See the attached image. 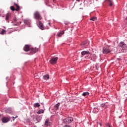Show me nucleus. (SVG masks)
<instances>
[{
  "label": "nucleus",
  "instance_id": "nucleus-10",
  "mask_svg": "<svg viewBox=\"0 0 127 127\" xmlns=\"http://www.w3.org/2000/svg\"><path fill=\"white\" fill-rule=\"evenodd\" d=\"M23 50H24V51H26V52H27V51H30V47L29 46V45H26L24 48Z\"/></svg>",
  "mask_w": 127,
  "mask_h": 127
},
{
  "label": "nucleus",
  "instance_id": "nucleus-5",
  "mask_svg": "<svg viewBox=\"0 0 127 127\" xmlns=\"http://www.w3.org/2000/svg\"><path fill=\"white\" fill-rule=\"evenodd\" d=\"M73 121V118L67 117L63 120L64 124H71V122Z\"/></svg>",
  "mask_w": 127,
  "mask_h": 127
},
{
  "label": "nucleus",
  "instance_id": "nucleus-4",
  "mask_svg": "<svg viewBox=\"0 0 127 127\" xmlns=\"http://www.w3.org/2000/svg\"><path fill=\"white\" fill-rule=\"evenodd\" d=\"M14 5L16 6V8L15 9V8H14V6H11L10 7L11 10H12V11H14V10H16V11H19V10H20V7L19 6V5H18V4H16V3H14Z\"/></svg>",
  "mask_w": 127,
  "mask_h": 127
},
{
  "label": "nucleus",
  "instance_id": "nucleus-27",
  "mask_svg": "<svg viewBox=\"0 0 127 127\" xmlns=\"http://www.w3.org/2000/svg\"><path fill=\"white\" fill-rule=\"evenodd\" d=\"M64 127H71L69 125H65L64 126Z\"/></svg>",
  "mask_w": 127,
  "mask_h": 127
},
{
  "label": "nucleus",
  "instance_id": "nucleus-28",
  "mask_svg": "<svg viewBox=\"0 0 127 127\" xmlns=\"http://www.w3.org/2000/svg\"><path fill=\"white\" fill-rule=\"evenodd\" d=\"M16 118H17V116H16L15 118L13 117V121H14V119H16Z\"/></svg>",
  "mask_w": 127,
  "mask_h": 127
},
{
  "label": "nucleus",
  "instance_id": "nucleus-32",
  "mask_svg": "<svg viewBox=\"0 0 127 127\" xmlns=\"http://www.w3.org/2000/svg\"><path fill=\"white\" fill-rule=\"evenodd\" d=\"M96 0L97 1L98 0Z\"/></svg>",
  "mask_w": 127,
  "mask_h": 127
},
{
  "label": "nucleus",
  "instance_id": "nucleus-30",
  "mask_svg": "<svg viewBox=\"0 0 127 127\" xmlns=\"http://www.w3.org/2000/svg\"><path fill=\"white\" fill-rule=\"evenodd\" d=\"M49 24L50 25V23H49Z\"/></svg>",
  "mask_w": 127,
  "mask_h": 127
},
{
  "label": "nucleus",
  "instance_id": "nucleus-6",
  "mask_svg": "<svg viewBox=\"0 0 127 127\" xmlns=\"http://www.w3.org/2000/svg\"><path fill=\"white\" fill-rule=\"evenodd\" d=\"M57 60H58V57L52 58L50 60L49 62L52 65H55V64H56L57 63Z\"/></svg>",
  "mask_w": 127,
  "mask_h": 127
},
{
  "label": "nucleus",
  "instance_id": "nucleus-8",
  "mask_svg": "<svg viewBox=\"0 0 127 127\" xmlns=\"http://www.w3.org/2000/svg\"><path fill=\"white\" fill-rule=\"evenodd\" d=\"M37 23L40 29H42V30H44V25H43V23H42V22H41L40 21H38Z\"/></svg>",
  "mask_w": 127,
  "mask_h": 127
},
{
  "label": "nucleus",
  "instance_id": "nucleus-24",
  "mask_svg": "<svg viewBox=\"0 0 127 127\" xmlns=\"http://www.w3.org/2000/svg\"><path fill=\"white\" fill-rule=\"evenodd\" d=\"M127 49H124L123 48V49L122 50V52H123L124 53H126V52H127Z\"/></svg>",
  "mask_w": 127,
  "mask_h": 127
},
{
  "label": "nucleus",
  "instance_id": "nucleus-9",
  "mask_svg": "<svg viewBox=\"0 0 127 127\" xmlns=\"http://www.w3.org/2000/svg\"><path fill=\"white\" fill-rule=\"evenodd\" d=\"M119 46L120 47H122V48H124V49H127V44H125L124 42H121L119 44Z\"/></svg>",
  "mask_w": 127,
  "mask_h": 127
},
{
  "label": "nucleus",
  "instance_id": "nucleus-19",
  "mask_svg": "<svg viewBox=\"0 0 127 127\" xmlns=\"http://www.w3.org/2000/svg\"><path fill=\"white\" fill-rule=\"evenodd\" d=\"M89 95H90V93L88 92H83L82 93V96H83V97H87V96H89Z\"/></svg>",
  "mask_w": 127,
  "mask_h": 127
},
{
  "label": "nucleus",
  "instance_id": "nucleus-14",
  "mask_svg": "<svg viewBox=\"0 0 127 127\" xmlns=\"http://www.w3.org/2000/svg\"><path fill=\"white\" fill-rule=\"evenodd\" d=\"M60 106V103H58V104H57L54 106V110L57 111V110L59 109Z\"/></svg>",
  "mask_w": 127,
  "mask_h": 127
},
{
  "label": "nucleus",
  "instance_id": "nucleus-1",
  "mask_svg": "<svg viewBox=\"0 0 127 127\" xmlns=\"http://www.w3.org/2000/svg\"><path fill=\"white\" fill-rule=\"evenodd\" d=\"M114 47L113 46H109L108 47H105L103 49L102 52L103 54H108V53H111L112 51V48Z\"/></svg>",
  "mask_w": 127,
  "mask_h": 127
},
{
  "label": "nucleus",
  "instance_id": "nucleus-25",
  "mask_svg": "<svg viewBox=\"0 0 127 127\" xmlns=\"http://www.w3.org/2000/svg\"><path fill=\"white\" fill-rule=\"evenodd\" d=\"M97 127H102V123H97Z\"/></svg>",
  "mask_w": 127,
  "mask_h": 127
},
{
  "label": "nucleus",
  "instance_id": "nucleus-11",
  "mask_svg": "<svg viewBox=\"0 0 127 127\" xmlns=\"http://www.w3.org/2000/svg\"><path fill=\"white\" fill-rule=\"evenodd\" d=\"M11 16V15L10 14V13H8L6 14L5 16V20H6V21H7V22H9V21H8L9 20V18Z\"/></svg>",
  "mask_w": 127,
  "mask_h": 127
},
{
  "label": "nucleus",
  "instance_id": "nucleus-20",
  "mask_svg": "<svg viewBox=\"0 0 127 127\" xmlns=\"http://www.w3.org/2000/svg\"><path fill=\"white\" fill-rule=\"evenodd\" d=\"M34 108L39 107H40V104H39V103H35L34 104Z\"/></svg>",
  "mask_w": 127,
  "mask_h": 127
},
{
  "label": "nucleus",
  "instance_id": "nucleus-13",
  "mask_svg": "<svg viewBox=\"0 0 127 127\" xmlns=\"http://www.w3.org/2000/svg\"><path fill=\"white\" fill-rule=\"evenodd\" d=\"M30 51H31L33 54H34V53H36V52L38 51V49H34V48H30Z\"/></svg>",
  "mask_w": 127,
  "mask_h": 127
},
{
  "label": "nucleus",
  "instance_id": "nucleus-12",
  "mask_svg": "<svg viewBox=\"0 0 127 127\" xmlns=\"http://www.w3.org/2000/svg\"><path fill=\"white\" fill-rule=\"evenodd\" d=\"M9 119L7 117H3L2 119V123H7L8 122H9Z\"/></svg>",
  "mask_w": 127,
  "mask_h": 127
},
{
  "label": "nucleus",
  "instance_id": "nucleus-7",
  "mask_svg": "<svg viewBox=\"0 0 127 127\" xmlns=\"http://www.w3.org/2000/svg\"><path fill=\"white\" fill-rule=\"evenodd\" d=\"M52 124V123H51V120H50V119H47L46 120L45 122V126L46 127H50Z\"/></svg>",
  "mask_w": 127,
  "mask_h": 127
},
{
  "label": "nucleus",
  "instance_id": "nucleus-22",
  "mask_svg": "<svg viewBox=\"0 0 127 127\" xmlns=\"http://www.w3.org/2000/svg\"><path fill=\"white\" fill-rule=\"evenodd\" d=\"M90 20H92V21H95V20H97V17H93L90 19Z\"/></svg>",
  "mask_w": 127,
  "mask_h": 127
},
{
  "label": "nucleus",
  "instance_id": "nucleus-31",
  "mask_svg": "<svg viewBox=\"0 0 127 127\" xmlns=\"http://www.w3.org/2000/svg\"><path fill=\"white\" fill-rule=\"evenodd\" d=\"M94 109H97V108H94Z\"/></svg>",
  "mask_w": 127,
  "mask_h": 127
},
{
  "label": "nucleus",
  "instance_id": "nucleus-21",
  "mask_svg": "<svg viewBox=\"0 0 127 127\" xmlns=\"http://www.w3.org/2000/svg\"><path fill=\"white\" fill-rule=\"evenodd\" d=\"M43 78L45 80H48L49 79V75L46 74L43 76Z\"/></svg>",
  "mask_w": 127,
  "mask_h": 127
},
{
  "label": "nucleus",
  "instance_id": "nucleus-2",
  "mask_svg": "<svg viewBox=\"0 0 127 127\" xmlns=\"http://www.w3.org/2000/svg\"><path fill=\"white\" fill-rule=\"evenodd\" d=\"M108 106L109 103L108 102H106L105 103L101 104L100 106H98L97 110H99L100 111H104V110H106V109L108 108Z\"/></svg>",
  "mask_w": 127,
  "mask_h": 127
},
{
  "label": "nucleus",
  "instance_id": "nucleus-17",
  "mask_svg": "<svg viewBox=\"0 0 127 127\" xmlns=\"http://www.w3.org/2000/svg\"><path fill=\"white\" fill-rule=\"evenodd\" d=\"M6 33V31L4 29L0 30V34L3 35Z\"/></svg>",
  "mask_w": 127,
  "mask_h": 127
},
{
  "label": "nucleus",
  "instance_id": "nucleus-15",
  "mask_svg": "<svg viewBox=\"0 0 127 127\" xmlns=\"http://www.w3.org/2000/svg\"><path fill=\"white\" fill-rule=\"evenodd\" d=\"M88 54H90V52L88 51H83L81 52V55H82L83 56H84V55H87Z\"/></svg>",
  "mask_w": 127,
  "mask_h": 127
},
{
  "label": "nucleus",
  "instance_id": "nucleus-29",
  "mask_svg": "<svg viewBox=\"0 0 127 127\" xmlns=\"http://www.w3.org/2000/svg\"><path fill=\"white\" fill-rule=\"evenodd\" d=\"M77 1H79L80 0H76Z\"/></svg>",
  "mask_w": 127,
  "mask_h": 127
},
{
  "label": "nucleus",
  "instance_id": "nucleus-16",
  "mask_svg": "<svg viewBox=\"0 0 127 127\" xmlns=\"http://www.w3.org/2000/svg\"><path fill=\"white\" fill-rule=\"evenodd\" d=\"M106 1H107L110 5V6H112L114 4V2L113 0H106Z\"/></svg>",
  "mask_w": 127,
  "mask_h": 127
},
{
  "label": "nucleus",
  "instance_id": "nucleus-3",
  "mask_svg": "<svg viewBox=\"0 0 127 127\" xmlns=\"http://www.w3.org/2000/svg\"><path fill=\"white\" fill-rule=\"evenodd\" d=\"M34 16L35 19H38V20H41L42 19V17H41V15L40 13L38 12V11H36L34 13Z\"/></svg>",
  "mask_w": 127,
  "mask_h": 127
},
{
  "label": "nucleus",
  "instance_id": "nucleus-26",
  "mask_svg": "<svg viewBox=\"0 0 127 127\" xmlns=\"http://www.w3.org/2000/svg\"><path fill=\"white\" fill-rule=\"evenodd\" d=\"M87 42L82 43V45H86Z\"/></svg>",
  "mask_w": 127,
  "mask_h": 127
},
{
  "label": "nucleus",
  "instance_id": "nucleus-23",
  "mask_svg": "<svg viewBox=\"0 0 127 127\" xmlns=\"http://www.w3.org/2000/svg\"><path fill=\"white\" fill-rule=\"evenodd\" d=\"M43 113H44V110H39L38 112V114H43Z\"/></svg>",
  "mask_w": 127,
  "mask_h": 127
},
{
  "label": "nucleus",
  "instance_id": "nucleus-18",
  "mask_svg": "<svg viewBox=\"0 0 127 127\" xmlns=\"http://www.w3.org/2000/svg\"><path fill=\"white\" fill-rule=\"evenodd\" d=\"M63 34H64V31H62L58 33L57 36L58 37H61Z\"/></svg>",
  "mask_w": 127,
  "mask_h": 127
}]
</instances>
